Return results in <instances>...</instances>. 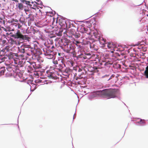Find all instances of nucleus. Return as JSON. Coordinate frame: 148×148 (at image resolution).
Here are the masks:
<instances>
[{
	"mask_svg": "<svg viewBox=\"0 0 148 148\" xmlns=\"http://www.w3.org/2000/svg\"><path fill=\"white\" fill-rule=\"evenodd\" d=\"M62 45L64 51L68 53H73L75 52V50L73 47L72 45L70 43V40L66 39L61 40Z\"/></svg>",
	"mask_w": 148,
	"mask_h": 148,
	"instance_id": "f257e3e1",
	"label": "nucleus"
},
{
	"mask_svg": "<svg viewBox=\"0 0 148 148\" xmlns=\"http://www.w3.org/2000/svg\"><path fill=\"white\" fill-rule=\"evenodd\" d=\"M119 92V90L117 89H105V96L108 99L115 98Z\"/></svg>",
	"mask_w": 148,
	"mask_h": 148,
	"instance_id": "f03ea898",
	"label": "nucleus"
},
{
	"mask_svg": "<svg viewBox=\"0 0 148 148\" xmlns=\"http://www.w3.org/2000/svg\"><path fill=\"white\" fill-rule=\"evenodd\" d=\"M18 51L21 53H24L20 55L21 57L27 58L26 56H30L32 54V51L30 48L26 47L25 45L22 46L20 47H18Z\"/></svg>",
	"mask_w": 148,
	"mask_h": 148,
	"instance_id": "7ed1b4c3",
	"label": "nucleus"
},
{
	"mask_svg": "<svg viewBox=\"0 0 148 148\" xmlns=\"http://www.w3.org/2000/svg\"><path fill=\"white\" fill-rule=\"evenodd\" d=\"M52 62L54 64L53 65L54 69H57L59 71H62L65 67V64L62 61L58 62L57 60H54Z\"/></svg>",
	"mask_w": 148,
	"mask_h": 148,
	"instance_id": "20e7f679",
	"label": "nucleus"
},
{
	"mask_svg": "<svg viewBox=\"0 0 148 148\" xmlns=\"http://www.w3.org/2000/svg\"><path fill=\"white\" fill-rule=\"evenodd\" d=\"M12 36L15 39H19L20 40H25L29 41L30 39L27 35H22L19 30H18L17 32L15 34H13Z\"/></svg>",
	"mask_w": 148,
	"mask_h": 148,
	"instance_id": "39448f33",
	"label": "nucleus"
},
{
	"mask_svg": "<svg viewBox=\"0 0 148 148\" xmlns=\"http://www.w3.org/2000/svg\"><path fill=\"white\" fill-rule=\"evenodd\" d=\"M8 60L5 62V64L8 65L6 67V69L9 71L12 72L13 73H16L18 69V67L12 65L10 64L11 62H10L9 64L7 63Z\"/></svg>",
	"mask_w": 148,
	"mask_h": 148,
	"instance_id": "423d86ee",
	"label": "nucleus"
},
{
	"mask_svg": "<svg viewBox=\"0 0 148 148\" xmlns=\"http://www.w3.org/2000/svg\"><path fill=\"white\" fill-rule=\"evenodd\" d=\"M78 29H79V31L82 33H86L88 34H90L89 32H88V29L84 27V25L80 26L78 27Z\"/></svg>",
	"mask_w": 148,
	"mask_h": 148,
	"instance_id": "0eeeda50",
	"label": "nucleus"
},
{
	"mask_svg": "<svg viewBox=\"0 0 148 148\" xmlns=\"http://www.w3.org/2000/svg\"><path fill=\"white\" fill-rule=\"evenodd\" d=\"M59 24L62 27V29H65L66 28L67 25L65 20L62 18L59 19Z\"/></svg>",
	"mask_w": 148,
	"mask_h": 148,
	"instance_id": "6e6552de",
	"label": "nucleus"
},
{
	"mask_svg": "<svg viewBox=\"0 0 148 148\" xmlns=\"http://www.w3.org/2000/svg\"><path fill=\"white\" fill-rule=\"evenodd\" d=\"M18 56V54L17 53H15L12 52H11L9 53L7 56L8 57L9 60L13 59L14 58L15 56L17 57Z\"/></svg>",
	"mask_w": 148,
	"mask_h": 148,
	"instance_id": "1a4fd4ad",
	"label": "nucleus"
},
{
	"mask_svg": "<svg viewBox=\"0 0 148 148\" xmlns=\"http://www.w3.org/2000/svg\"><path fill=\"white\" fill-rule=\"evenodd\" d=\"M105 89L102 91L97 90L96 91V94L97 95V96H105Z\"/></svg>",
	"mask_w": 148,
	"mask_h": 148,
	"instance_id": "9d476101",
	"label": "nucleus"
},
{
	"mask_svg": "<svg viewBox=\"0 0 148 148\" xmlns=\"http://www.w3.org/2000/svg\"><path fill=\"white\" fill-rule=\"evenodd\" d=\"M51 53H52V51L48 50L46 51V53H45V54L46 56L49 57L48 58H52L53 57V55Z\"/></svg>",
	"mask_w": 148,
	"mask_h": 148,
	"instance_id": "9b49d317",
	"label": "nucleus"
},
{
	"mask_svg": "<svg viewBox=\"0 0 148 148\" xmlns=\"http://www.w3.org/2000/svg\"><path fill=\"white\" fill-rule=\"evenodd\" d=\"M84 73L83 72L78 73L77 74H76V79L77 80L78 79H81L83 78L82 76L84 75Z\"/></svg>",
	"mask_w": 148,
	"mask_h": 148,
	"instance_id": "f8f14e48",
	"label": "nucleus"
},
{
	"mask_svg": "<svg viewBox=\"0 0 148 148\" xmlns=\"http://www.w3.org/2000/svg\"><path fill=\"white\" fill-rule=\"evenodd\" d=\"M17 8L19 10H22L24 9V6L22 3H19L16 5Z\"/></svg>",
	"mask_w": 148,
	"mask_h": 148,
	"instance_id": "ddd939ff",
	"label": "nucleus"
},
{
	"mask_svg": "<svg viewBox=\"0 0 148 148\" xmlns=\"http://www.w3.org/2000/svg\"><path fill=\"white\" fill-rule=\"evenodd\" d=\"M63 32L62 29H60L58 30L57 29V30L56 31V34L58 36H62Z\"/></svg>",
	"mask_w": 148,
	"mask_h": 148,
	"instance_id": "4468645a",
	"label": "nucleus"
},
{
	"mask_svg": "<svg viewBox=\"0 0 148 148\" xmlns=\"http://www.w3.org/2000/svg\"><path fill=\"white\" fill-rule=\"evenodd\" d=\"M107 47L109 49H114L115 47V45L113 44L112 43L108 42L107 44Z\"/></svg>",
	"mask_w": 148,
	"mask_h": 148,
	"instance_id": "2eb2a0df",
	"label": "nucleus"
},
{
	"mask_svg": "<svg viewBox=\"0 0 148 148\" xmlns=\"http://www.w3.org/2000/svg\"><path fill=\"white\" fill-rule=\"evenodd\" d=\"M9 43L11 45H12L17 44V42L16 40H14L12 38L10 39L9 41Z\"/></svg>",
	"mask_w": 148,
	"mask_h": 148,
	"instance_id": "dca6fc26",
	"label": "nucleus"
},
{
	"mask_svg": "<svg viewBox=\"0 0 148 148\" xmlns=\"http://www.w3.org/2000/svg\"><path fill=\"white\" fill-rule=\"evenodd\" d=\"M100 43L102 45H104L106 43V40L105 39H104L103 38H100L99 40Z\"/></svg>",
	"mask_w": 148,
	"mask_h": 148,
	"instance_id": "f3484780",
	"label": "nucleus"
},
{
	"mask_svg": "<svg viewBox=\"0 0 148 148\" xmlns=\"http://www.w3.org/2000/svg\"><path fill=\"white\" fill-rule=\"evenodd\" d=\"M32 65L34 68L36 69H39L40 67V65L36 64L35 62L32 63Z\"/></svg>",
	"mask_w": 148,
	"mask_h": 148,
	"instance_id": "a211bd4d",
	"label": "nucleus"
},
{
	"mask_svg": "<svg viewBox=\"0 0 148 148\" xmlns=\"http://www.w3.org/2000/svg\"><path fill=\"white\" fill-rule=\"evenodd\" d=\"M144 75L146 78H148V65L145 68V70L144 72Z\"/></svg>",
	"mask_w": 148,
	"mask_h": 148,
	"instance_id": "6ab92c4d",
	"label": "nucleus"
},
{
	"mask_svg": "<svg viewBox=\"0 0 148 148\" xmlns=\"http://www.w3.org/2000/svg\"><path fill=\"white\" fill-rule=\"evenodd\" d=\"M102 68H103L102 67H100L99 65L97 66H95L93 67V71H94L95 72H98V71L97 69H101Z\"/></svg>",
	"mask_w": 148,
	"mask_h": 148,
	"instance_id": "aec40b11",
	"label": "nucleus"
},
{
	"mask_svg": "<svg viewBox=\"0 0 148 148\" xmlns=\"http://www.w3.org/2000/svg\"><path fill=\"white\" fill-rule=\"evenodd\" d=\"M5 71V68L1 67L0 68V75H1L3 74V73Z\"/></svg>",
	"mask_w": 148,
	"mask_h": 148,
	"instance_id": "412c9836",
	"label": "nucleus"
},
{
	"mask_svg": "<svg viewBox=\"0 0 148 148\" xmlns=\"http://www.w3.org/2000/svg\"><path fill=\"white\" fill-rule=\"evenodd\" d=\"M6 42V40L0 39V45H4Z\"/></svg>",
	"mask_w": 148,
	"mask_h": 148,
	"instance_id": "4be33fe9",
	"label": "nucleus"
},
{
	"mask_svg": "<svg viewBox=\"0 0 148 148\" xmlns=\"http://www.w3.org/2000/svg\"><path fill=\"white\" fill-rule=\"evenodd\" d=\"M94 34L95 38L97 39V40H99L100 38L99 34H98L95 33H94Z\"/></svg>",
	"mask_w": 148,
	"mask_h": 148,
	"instance_id": "5701e85b",
	"label": "nucleus"
},
{
	"mask_svg": "<svg viewBox=\"0 0 148 148\" xmlns=\"http://www.w3.org/2000/svg\"><path fill=\"white\" fill-rule=\"evenodd\" d=\"M28 16L27 18L28 19L32 21L33 20V16L32 14H30L28 15Z\"/></svg>",
	"mask_w": 148,
	"mask_h": 148,
	"instance_id": "b1692460",
	"label": "nucleus"
},
{
	"mask_svg": "<svg viewBox=\"0 0 148 148\" xmlns=\"http://www.w3.org/2000/svg\"><path fill=\"white\" fill-rule=\"evenodd\" d=\"M74 42L76 44V45L77 46H78L79 47H81V45H79V44L80 43L79 42L75 40L74 41Z\"/></svg>",
	"mask_w": 148,
	"mask_h": 148,
	"instance_id": "393cba45",
	"label": "nucleus"
},
{
	"mask_svg": "<svg viewBox=\"0 0 148 148\" xmlns=\"http://www.w3.org/2000/svg\"><path fill=\"white\" fill-rule=\"evenodd\" d=\"M21 1L23 3H24V2H25V3L26 4H28L30 6H32V5L30 4V2L29 1H26L25 0H21Z\"/></svg>",
	"mask_w": 148,
	"mask_h": 148,
	"instance_id": "a878e982",
	"label": "nucleus"
},
{
	"mask_svg": "<svg viewBox=\"0 0 148 148\" xmlns=\"http://www.w3.org/2000/svg\"><path fill=\"white\" fill-rule=\"evenodd\" d=\"M70 32L72 35H74L76 33L75 30L73 29H71L70 30Z\"/></svg>",
	"mask_w": 148,
	"mask_h": 148,
	"instance_id": "bb28decb",
	"label": "nucleus"
},
{
	"mask_svg": "<svg viewBox=\"0 0 148 148\" xmlns=\"http://www.w3.org/2000/svg\"><path fill=\"white\" fill-rule=\"evenodd\" d=\"M76 38H78L80 37V34L79 33H75V34L73 35Z\"/></svg>",
	"mask_w": 148,
	"mask_h": 148,
	"instance_id": "cd10ccee",
	"label": "nucleus"
},
{
	"mask_svg": "<svg viewBox=\"0 0 148 148\" xmlns=\"http://www.w3.org/2000/svg\"><path fill=\"white\" fill-rule=\"evenodd\" d=\"M90 48H94L95 45L93 43H90Z\"/></svg>",
	"mask_w": 148,
	"mask_h": 148,
	"instance_id": "c85d7f7f",
	"label": "nucleus"
},
{
	"mask_svg": "<svg viewBox=\"0 0 148 148\" xmlns=\"http://www.w3.org/2000/svg\"><path fill=\"white\" fill-rule=\"evenodd\" d=\"M92 97H94L97 96V95L96 94V91L94 92L92 94L91 96Z\"/></svg>",
	"mask_w": 148,
	"mask_h": 148,
	"instance_id": "c756f323",
	"label": "nucleus"
},
{
	"mask_svg": "<svg viewBox=\"0 0 148 148\" xmlns=\"http://www.w3.org/2000/svg\"><path fill=\"white\" fill-rule=\"evenodd\" d=\"M139 123H140L144 124L145 123V121L144 120L141 119L140 122Z\"/></svg>",
	"mask_w": 148,
	"mask_h": 148,
	"instance_id": "7c9ffc66",
	"label": "nucleus"
},
{
	"mask_svg": "<svg viewBox=\"0 0 148 148\" xmlns=\"http://www.w3.org/2000/svg\"><path fill=\"white\" fill-rule=\"evenodd\" d=\"M113 77L114 78V79H115L114 81V82L116 83V81L118 80V79H117V76L115 77H114V76Z\"/></svg>",
	"mask_w": 148,
	"mask_h": 148,
	"instance_id": "2f4dec72",
	"label": "nucleus"
},
{
	"mask_svg": "<svg viewBox=\"0 0 148 148\" xmlns=\"http://www.w3.org/2000/svg\"><path fill=\"white\" fill-rule=\"evenodd\" d=\"M38 32V31L37 30H36L35 29H33L32 30V33L34 34H35V33H36Z\"/></svg>",
	"mask_w": 148,
	"mask_h": 148,
	"instance_id": "473e14b6",
	"label": "nucleus"
},
{
	"mask_svg": "<svg viewBox=\"0 0 148 148\" xmlns=\"http://www.w3.org/2000/svg\"><path fill=\"white\" fill-rule=\"evenodd\" d=\"M49 77L50 78H53L54 79V77L53 75V74H51L49 76Z\"/></svg>",
	"mask_w": 148,
	"mask_h": 148,
	"instance_id": "72a5a7b5",
	"label": "nucleus"
},
{
	"mask_svg": "<svg viewBox=\"0 0 148 148\" xmlns=\"http://www.w3.org/2000/svg\"><path fill=\"white\" fill-rule=\"evenodd\" d=\"M1 28L3 29V31H4L6 32H7L8 31L6 28H5L3 27H1Z\"/></svg>",
	"mask_w": 148,
	"mask_h": 148,
	"instance_id": "f704fd0d",
	"label": "nucleus"
},
{
	"mask_svg": "<svg viewBox=\"0 0 148 148\" xmlns=\"http://www.w3.org/2000/svg\"><path fill=\"white\" fill-rule=\"evenodd\" d=\"M21 27V25L19 24H18V28L19 29Z\"/></svg>",
	"mask_w": 148,
	"mask_h": 148,
	"instance_id": "c9c22d12",
	"label": "nucleus"
},
{
	"mask_svg": "<svg viewBox=\"0 0 148 148\" xmlns=\"http://www.w3.org/2000/svg\"><path fill=\"white\" fill-rule=\"evenodd\" d=\"M85 44H89L90 45V43H91L89 41H87V42L84 43Z\"/></svg>",
	"mask_w": 148,
	"mask_h": 148,
	"instance_id": "e433bc0d",
	"label": "nucleus"
},
{
	"mask_svg": "<svg viewBox=\"0 0 148 148\" xmlns=\"http://www.w3.org/2000/svg\"><path fill=\"white\" fill-rule=\"evenodd\" d=\"M82 71V69H79L78 71V73L82 72H81Z\"/></svg>",
	"mask_w": 148,
	"mask_h": 148,
	"instance_id": "4c0bfd02",
	"label": "nucleus"
},
{
	"mask_svg": "<svg viewBox=\"0 0 148 148\" xmlns=\"http://www.w3.org/2000/svg\"><path fill=\"white\" fill-rule=\"evenodd\" d=\"M24 10L25 11L26 13L27 12H28L29 11V10H26L25 9Z\"/></svg>",
	"mask_w": 148,
	"mask_h": 148,
	"instance_id": "58836bf2",
	"label": "nucleus"
},
{
	"mask_svg": "<svg viewBox=\"0 0 148 148\" xmlns=\"http://www.w3.org/2000/svg\"><path fill=\"white\" fill-rule=\"evenodd\" d=\"M14 22H18V21L17 20V19H15L14 20Z\"/></svg>",
	"mask_w": 148,
	"mask_h": 148,
	"instance_id": "ea45409f",
	"label": "nucleus"
},
{
	"mask_svg": "<svg viewBox=\"0 0 148 148\" xmlns=\"http://www.w3.org/2000/svg\"><path fill=\"white\" fill-rule=\"evenodd\" d=\"M5 49L7 51H8V47H6Z\"/></svg>",
	"mask_w": 148,
	"mask_h": 148,
	"instance_id": "a19ab883",
	"label": "nucleus"
},
{
	"mask_svg": "<svg viewBox=\"0 0 148 148\" xmlns=\"http://www.w3.org/2000/svg\"><path fill=\"white\" fill-rule=\"evenodd\" d=\"M13 1L17 2H18V1L17 0H13Z\"/></svg>",
	"mask_w": 148,
	"mask_h": 148,
	"instance_id": "79ce46f5",
	"label": "nucleus"
},
{
	"mask_svg": "<svg viewBox=\"0 0 148 148\" xmlns=\"http://www.w3.org/2000/svg\"><path fill=\"white\" fill-rule=\"evenodd\" d=\"M20 21L22 23H23L24 22V21H21V20H20Z\"/></svg>",
	"mask_w": 148,
	"mask_h": 148,
	"instance_id": "37998d69",
	"label": "nucleus"
},
{
	"mask_svg": "<svg viewBox=\"0 0 148 148\" xmlns=\"http://www.w3.org/2000/svg\"><path fill=\"white\" fill-rule=\"evenodd\" d=\"M28 67L29 68H32V67H31V65H29L28 66Z\"/></svg>",
	"mask_w": 148,
	"mask_h": 148,
	"instance_id": "c03bdc74",
	"label": "nucleus"
},
{
	"mask_svg": "<svg viewBox=\"0 0 148 148\" xmlns=\"http://www.w3.org/2000/svg\"><path fill=\"white\" fill-rule=\"evenodd\" d=\"M71 65H72V66H73V63H71Z\"/></svg>",
	"mask_w": 148,
	"mask_h": 148,
	"instance_id": "a18cd8bd",
	"label": "nucleus"
},
{
	"mask_svg": "<svg viewBox=\"0 0 148 148\" xmlns=\"http://www.w3.org/2000/svg\"><path fill=\"white\" fill-rule=\"evenodd\" d=\"M12 31H14V29H12Z\"/></svg>",
	"mask_w": 148,
	"mask_h": 148,
	"instance_id": "49530a36",
	"label": "nucleus"
},
{
	"mask_svg": "<svg viewBox=\"0 0 148 148\" xmlns=\"http://www.w3.org/2000/svg\"><path fill=\"white\" fill-rule=\"evenodd\" d=\"M117 55L118 56H120V55H119V54H117Z\"/></svg>",
	"mask_w": 148,
	"mask_h": 148,
	"instance_id": "de8ad7c7",
	"label": "nucleus"
},
{
	"mask_svg": "<svg viewBox=\"0 0 148 148\" xmlns=\"http://www.w3.org/2000/svg\"><path fill=\"white\" fill-rule=\"evenodd\" d=\"M12 73H11V74H11V76L12 75Z\"/></svg>",
	"mask_w": 148,
	"mask_h": 148,
	"instance_id": "09e8293b",
	"label": "nucleus"
},
{
	"mask_svg": "<svg viewBox=\"0 0 148 148\" xmlns=\"http://www.w3.org/2000/svg\"><path fill=\"white\" fill-rule=\"evenodd\" d=\"M51 18H52V17L51 16Z\"/></svg>",
	"mask_w": 148,
	"mask_h": 148,
	"instance_id": "8fccbe9b",
	"label": "nucleus"
}]
</instances>
